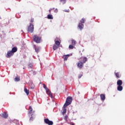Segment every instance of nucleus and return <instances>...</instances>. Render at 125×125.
<instances>
[{
    "instance_id": "obj_1",
    "label": "nucleus",
    "mask_w": 125,
    "mask_h": 125,
    "mask_svg": "<svg viewBox=\"0 0 125 125\" xmlns=\"http://www.w3.org/2000/svg\"><path fill=\"white\" fill-rule=\"evenodd\" d=\"M72 101H73V98L72 97H68L66 98L65 103L63 105V108H66L67 106H69L72 103Z\"/></svg>"
},
{
    "instance_id": "obj_2",
    "label": "nucleus",
    "mask_w": 125,
    "mask_h": 125,
    "mask_svg": "<svg viewBox=\"0 0 125 125\" xmlns=\"http://www.w3.org/2000/svg\"><path fill=\"white\" fill-rule=\"evenodd\" d=\"M33 108H32V106H29V112L28 115H31V117H30L29 120L30 121H33L34 120V117H35V112L33 111Z\"/></svg>"
},
{
    "instance_id": "obj_3",
    "label": "nucleus",
    "mask_w": 125,
    "mask_h": 125,
    "mask_svg": "<svg viewBox=\"0 0 125 125\" xmlns=\"http://www.w3.org/2000/svg\"><path fill=\"white\" fill-rule=\"evenodd\" d=\"M43 87L44 88V89L46 90V93L51 97V98H53V96L52 95V93L50 91V90L48 89L47 86H46V85L43 84Z\"/></svg>"
},
{
    "instance_id": "obj_4",
    "label": "nucleus",
    "mask_w": 125,
    "mask_h": 125,
    "mask_svg": "<svg viewBox=\"0 0 125 125\" xmlns=\"http://www.w3.org/2000/svg\"><path fill=\"white\" fill-rule=\"evenodd\" d=\"M83 23H85V19H84V18H83L81 20V23H79L78 24V28L80 29V30H81L82 31V30H83Z\"/></svg>"
},
{
    "instance_id": "obj_5",
    "label": "nucleus",
    "mask_w": 125,
    "mask_h": 125,
    "mask_svg": "<svg viewBox=\"0 0 125 125\" xmlns=\"http://www.w3.org/2000/svg\"><path fill=\"white\" fill-rule=\"evenodd\" d=\"M27 32H28V33H30L31 34H32V33H33L34 25L32 24V23H30L29 24V26L27 28Z\"/></svg>"
},
{
    "instance_id": "obj_6",
    "label": "nucleus",
    "mask_w": 125,
    "mask_h": 125,
    "mask_svg": "<svg viewBox=\"0 0 125 125\" xmlns=\"http://www.w3.org/2000/svg\"><path fill=\"white\" fill-rule=\"evenodd\" d=\"M33 41L37 42V43H40L41 42V37L38 36V35H34L33 37Z\"/></svg>"
},
{
    "instance_id": "obj_7",
    "label": "nucleus",
    "mask_w": 125,
    "mask_h": 125,
    "mask_svg": "<svg viewBox=\"0 0 125 125\" xmlns=\"http://www.w3.org/2000/svg\"><path fill=\"white\" fill-rule=\"evenodd\" d=\"M33 48H34L35 52L37 53H39L40 51H41V49L42 48L39 46H36V45H34Z\"/></svg>"
},
{
    "instance_id": "obj_8",
    "label": "nucleus",
    "mask_w": 125,
    "mask_h": 125,
    "mask_svg": "<svg viewBox=\"0 0 125 125\" xmlns=\"http://www.w3.org/2000/svg\"><path fill=\"white\" fill-rule=\"evenodd\" d=\"M14 54V53L12 51H8L6 55V57H7V58H10L11 56H13Z\"/></svg>"
},
{
    "instance_id": "obj_9",
    "label": "nucleus",
    "mask_w": 125,
    "mask_h": 125,
    "mask_svg": "<svg viewBox=\"0 0 125 125\" xmlns=\"http://www.w3.org/2000/svg\"><path fill=\"white\" fill-rule=\"evenodd\" d=\"M44 123L46 124V125H53V122L51 121H49L48 119H44Z\"/></svg>"
},
{
    "instance_id": "obj_10",
    "label": "nucleus",
    "mask_w": 125,
    "mask_h": 125,
    "mask_svg": "<svg viewBox=\"0 0 125 125\" xmlns=\"http://www.w3.org/2000/svg\"><path fill=\"white\" fill-rule=\"evenodd\" d=\"M0 116L4 119H7L8 117V114H7V113L6 112H3L0 114Z\"/></svg>"
},
{
    "instance_id": "obj_11",
    "label": "nucleus",
    "mask_w": 125,
    "mask_h": 125,
    "mask_svg": "<svg viewBox=\"0 0 125 125\" xmlns=\"http://www.w3.org/2000/svg\"><path fill=\"white\" fill-rule=\"evenodd\" d=\"M77 66L78 68H80V69H82L83 67V63L82 62L80 61L78 64Z\"/></svg>"
},
{
    "instance_id": "obj_12",
    "label": "nucleus",
    "mask_w": 125,
    "mask_h": 125,
    "mask_svg": "<svg viewBox=\"0 0 125 125\" xmlns=\"http://www.w3.org/2000/svg\"><path fill=\"white\" fill-rule=\"evenodd\" d=\"M117 84L118 86L122 85V84H123V81L121 80H118L117 82Z\"/></svg>"
},
{
    "instance_id": "obj_13",
    "label": "nucleus",
    "mask_w": 125,
    "mask_h": 125,
    "mask_svg": "<svg viewBox=\"0 0 125 125\" xmlns=\"http://www.w3.org/2000/svg\"><path fill=\"white\" fill-rule=\"evenodd\" d=\"M100 97H101V99L102 101H104V100H105V95L102 94L100 95Z\"/></svg>"
},
{
    "instance_id": "obj_14",
    "label": "nucleus",
    "mask_w": 125,
    "mask_h": 125,
    "mask_svg": "<svg viewBox=\"0 0 125 125\" xmlns=\"http://www.w3.org/2000/svg\"><path fill=\"white\" fill-rule=\"evenodd\" d=\"M70 56V55H63L62 56L63 59H64V61H66L67 59Z\"/></svg>"
},
{
    "instance_id": "obj_15",
    "label": "nucleus",
    "mask_w": 125,
    "mask_h": 125,
    "mask_svg": "<svg viewBox=\"0 0 125 125\" xmlns=\"http://www.w3.org/2000/svg\"><path fill=\"white\" fill-rule=\"evenodd\" d=\"M17 47H14L12 49V50L11 51H12V52L14 53H15V52H16L17 51Z\"/></svg>"
},
{
    "instance_id": "obj_16",
    "label": "nucleus",
    "mask_w": 125,
    "mask_h": 125,
    "mask_svg": "<svg viewBox=\"0 0 125 125\" xmlns=\"http://www.w3.org/2000/svg\"><path fill=\"white\" fill-rule=\"evenodd\" d=\"M47 18L48 19L52 20V19H53V16H52V15H51V14H49V15H47Z\"/></svg>"
},
{
    "instance_id": "obj_17",
    "label": "nucleus",
    "mask_w": 125,
    "mask_h": 125,
    "mask_svg": "<svg viewBox=\"0 0 125 125\" xmlns=\"http://www.w3.org/2000/svg\"><path fill=\"white\" fill-rule=\"evenodd\" d=\"M117 90H118V91H122V90H123V87L122 85L117 86Z\"/></svg>"
},
{
    "instance_id": "obj_18",
    "label": "nucleus",
    "mask_w": 125,
    "mask_h": 125,
    "mask_svg": "<svg viewBox=\"0 0 125 125\" xmlns=\"http://www.w3.org/2000/svg\"><path fill=\"white\" fill-rule=\"evenodd\" d=\"M24 92H25V93L26 94V95H29V94L30 93V92H29V90H28L27 88L24 87Z\"/></svg>"
},
{
    "instance_id": "obj_19",
    "label": "nucleus",
    "mask_w": 125,
    "mask_h": 125,
    "mask_svg": "<svg viewBox=\"0 0 125 125\" xmlns=\"http://www.w3.org/2000/svg\"><path fill=\"white\" fill-rule=\"evenodd\" d=\"M86 61H87V58L86 57H84L83 59V61L82 62L83 64H84V63H85V62H86Z\"/></svg>"
},
{
    "instance_id": "obj_20",
    "label": "nucleus",
    "mask_w": 125,
    "mask_h": 125,
    "mask_svg": "<svg viewBox=\"0 0 125 125\" xmlns=\"http://www.w3.org/2000/svg\"><path fill=\"white\" fill-rule=\"evenodd\" d=\"M55 42L56 45H58V46H59L60 45V42H59V41L55 40Z\"/></svg>"
},
{
    "instance_id": "obj_21",
    "label": "nucleus",
    "mask_w": 125,
    "mask_h": 125,
    "mask_svg": "<svg viewBox=\"0 0 125 125\" xmlns=\"http://www.w3.org/2000/svg\"><path fill=\"white\" fill-rule=\"evenodd\" d=\"M57 48H58V46H57V45H56V44H54L53 46V49L54 50H56V49H57Z\"/></svg>"
},
{
    "instance_id": "obj_22",
    "label": "nucleus",
    "mask_w": 125,
    "mask_h": 125,
    "mask_svg": "<svg viewBox=\"0 0 125 125\" xmlns=\"http://www.w3.org/2000/svg\"><path fill=\"white\" fill-rule=\"evenodd\" d=\"M66 107H63V110H62V115H64V114H66L67 112V110L65 109Z\"/></svg>"
},
{
    "instance_id": "obj_23",
    "label": "nucleus",
    "mask_w": 125,
    "mask_h": 125,
    "mask_svg": "<svg viewBox=\"0 0 125 125\" xmlns=\"http://www.w3.org/2000/svg\"><path fill=\"white\" fill-rule=\"evenodd\" d=\"M20 81V77H16L15 78V82H19Z\"/></svg>"
},
{
    "instance_id": "obj_24",
    "label": "nucleus",
    "mask_w": 125,
    "mask_h": 125,
    "mask_svg": "<svg viewBox=\"0 0 125 125\" xmlns=\"http://www.w3.org/2000/svg\"><path fill=\"white\" fill-rule=\"evenodd\" d=\"M76 41H75V40H72V45H75V44H76Z\"/></svg>"
},
{
    "instance_id": "obj_25",
    "label": "nucleus",
    "mask_w": 125,
    "mask_h": 125,
    "mask_svg": "<svg viewBox=\"0 0 125 125\" xmlns=\"http://www.w3.org/2000/svg\"><path fill=\"white\" fill-rule=\"evenodd\" d=\"M115 76L117 78H121V76H120V74H119V73H116L115 72Z\"/></svg>"
},
{
    "instance_id": "obj_26",
    "label": "nucleus",
    "mask_w": 125,
    "mask_h": 125,
    "mask_svg": "<svg viewBox=\"0 0 125 125\" xmlns=\"http://www.w3.org/2000/svg\"><path fill=\"white\" fill-rule=\"evenodd\" d=\"M69 48H70V49H73V48H74V46H73V45H69Z\"/></svg>"
},
{
    "instance_id": "obj_27",
    "label": "nucleus",
    "mask_w": 125,
    "mask_h": 125,
    "mask_svg": "<svg viewBox=\"0 0 125 125\" xmlns=\"http://www.w3.org/2000/svg\"><path fill=\"white\" fill-rule=\"evenodd\" d=\"M61 2H62L63 4H64V3H66V0H60Z\"/></svg>"
},
{
    "instance_id": "obj_28",
    "label": "nucleus",
    "mask_w": 125,
    "mask_h": 125,
    "mask_svg": "<svg viewBox=\"0 0 125 125\" xmlns=\"http://www.w3.org/2000/svg\"><path fill=\"white\" fill-rule=\"evenodd\" d=\"M83 77V74H80L78 76V79H81Z\"/></svg>"
},
{
    "instance_id": "obj_29",
    "label": "nucleus",
    "mask_w": 125,
    "mask_h": 125,
    "mask_svg": "<svg viewBox=\"0 0 125 125\" xmlns=\"http://www.w3.org/2000/svg\"><path fill=\"white\" fill-rule=\"evenodd\" d=\"M33 67V65L31 63L28 64V68H32Z\"/></svg>"
},
{
    "instance_id": "obj_30",
    "label": "nucleus",
    "mask_w": 125,
    "mask_h": 125,
    "mask_svg": "<svg viewBox=\"0 0 125 125\" xmlns=\"http://www.w3.org/2000/svg\"><path fill=\"white\" fill-rule=\"evenodd\" d=\"M54 12L55 13H57V12H58V9H57V8L55 9Z\"/></svg>"
},
{
    "instance_id": "obj_31",
    "label": "nucleus",
    "mask_w": 125,
    "mask_h": 125,
    "mask_svg": "<svg viewBox=\"0 0 125 125\" xmlns=\"http://www.w3.org/2000/svg\"><path fill=\"white\" fill-rule=\"evenodd\" d=\"M67 119H68V117H67V116H65L64 117V120H65V121H67Z\"/></svg>"
},
{
    "instance_id": "obj_32",
    "label": "nucleus",
    "mask_w": 125,
    "mask_h": 125,
    "mask_svg": "<svg viewBox=\"0 0 125 125\" xmlns=\"http://www.w3.org/2000/svg\"><path fill=\"white\" fill-rule=\"evenodd\" d=\"M65 12H70V10L68 9V10H66L64 11Z\"/></svg>"
},
{
    "instance_id": "obj_33",
    "label": "nucleus",
    "mask_w": 125,
    "mask_h": 125,
    "mask_svg": "<svg viewBox=\"0 0 125 125\" xmlns=\"http://www.w3.org/2000/svg\"><path fill=\"white\" fill-rule=\"evenodd\" d=\"M31 22L32 23H33V22H34V19H32L31 20Z\"/></svg>"
},
{
    "instance_id": "obj_34",
    "label": "nucleus",
    "mask_w": 125,
    "mask_h": 125,
    "mask_svg": "<svg viewBox=\"0 0 125 125\" xmlns=\"http://www.w3.org/2000/svg\"><path fill=\"white\" fill-rule=\"evenodd\" d=\"M33 75H36V74H37V73L36 72V71H33Z\"/></svg>"
},
{
    "instance_id": "obj_35",
    "label": "nucleus",
    "mask_w": 125,
    "mask_h": 125,
    "mask_svg": "<svg viewBox=\"0 0 125 125\" xmlns=\"http://www.w3.org/2000/svg\"><path fill=\"white\" fill-rule=\"evenodd\" d=\"M70 125H74V123L73 122H70Z\"/></svg>"
},
{
    "instance_id": "obj_36",
    "label": "nucleus",
    "mask_w": 125,
    "mask_h": 125,
    "mask_svg": "<svg viewBox=\"0 0 125 125\" xmlns=\"http://www.w3.org/2000/svg\"><path fill=\"white\" fill-rule=\"evenodd\" d=\"M51 10H52V9H50L49 10V11L50 13V12L51 11Z\"/></svg>"
},
{
    "instance_id": "obj_37",
    "label": "nucleus",
    "mask_w": 125,
    "mask_h": 125,
    "mask_svg": "<svg viewBox=\"0 0 125 125\" xmlns=\"http://www.w3.org/2000/svg\"><path fill=\"white\" fill-rule=\"evenodd\" d=\"M19 124V122H18V121H17V125H18Z\"/></svg>"
},
{
    "instance_id": "obj_38",
    "label": "nucleus",
    "mask_w": 125,
    "mask_h": 125,
    "mask_svg": "<svg viewBox=\"0 0 125 125\" xmlns=\"http://www.w3.org/2000/svg\"><path fill=\"white\" fill-rule=\"evenodd\" d=\"M52 9V10H53V9H54V8H53Z\"/></svg>"
},
{
    "instance_id": "obj_39",
    "label": "nucleus",
    "mask_w": 125,
    "mask_h": 125,
    "mask_svg": "<svg viewBox=\"0 0 125 125\" xmlns=\"http://www.w3.org/2000/svg\"><path fill=\"white\" fill-rule=\"evenodd\" d=\"M31 88H34L33 87H31Z\"/></svg>"
}]
</instances>
